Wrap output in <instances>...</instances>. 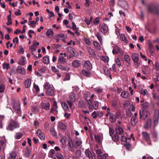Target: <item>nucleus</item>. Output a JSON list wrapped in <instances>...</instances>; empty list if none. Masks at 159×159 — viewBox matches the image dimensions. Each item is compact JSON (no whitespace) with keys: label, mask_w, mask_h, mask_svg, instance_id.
<instances>
[{"label":"nucleus","mask_w":159,"mask_h":159,"mask_svg":"<svg viewBox=\"0 0 159 159\" xmlns=\"http://www.w3.org/2000/svg\"><path fill=\"white\" fill-rule=\"evenodd\" d=\"M147 10L149 13L159 15V5H158L150 4L148 6Z\"/></svg>","instance_id":"1"},{"label":"nucleus","mask_w":159,"mask_h":159,"mask_svg":"<svg viewBox=\"0 0 159 159\" xmlns=\"http://www.w3.org/2000/svg\"><path fill=\"white\" fill-rule=\"evenodd\" d=\"M19 124L17 122L11 120L9 123L7 129L10 131H12L14 129L19 128Z\"/></svg>","instance_id":"2"},{"label":"nucleus","mask_w":159,"mask_h":159,"mask_svg":"<svg viewBox=\"0 0 159 159\" xmlns=\"http://www.w3.org/2000/svg\"><path fill=\"white\" fill-rule=\"evenodd\" d=\"M139 112L140 119L143 118L144 120H145L150 115L149 112L147 110H139Z\"/></svg>","instance_id":"3"},{"label":"nucleus","mask_w":159,"mask_h":159,"mask_svg":"<svg viewBox=\"0 0 159 159\" xmlns=\"http://www.w3.org/2000/svg\"><path fill=\"white\" fill-rule=\"evenodd\" d=\"M132 58L135 65L139 66L140 64L138 63L139 57L138 54L136 53L133 54L132 55Z\"/></svg>","instance_id":"4"},{"label":"nucleus","mask_w":159,"mask_h":159,"mask_svg":"<svg viewBox=\"0 0 159 159\" xmlns=\"http://www.w3.org/2000/svg\"><path fill=\"white\" fill-rule=\"evenodd\" d=\"M117 4L120 7L125 10H127L128 8V4L127 2L125 0H119Z\"/></svg>","instance_id":"5"},{"label":"nucleus","mask_w":159,"mask_h":159,"mask_svg":"<svg viewBox=\"0 0 159 159\" xmlns=\"http://www.w3.org/2000/svg\"><path fill=\"white\" fill-rule=\"evenodd\" d=\"M88 104L89 105V109L91 111L93 110V108L95 110H97L98 108L99 103L97 101H95L93 102V106L89 102H88Z\"/></svg>","instance_id":"6"},{"label":"nucleus","mask_w":159,"mask_h":159,"mask_svg":"<svg viewBox=\"0 0 159 159\" xmlns=\"http://www.w3.org/2000/svg\"><path fill=\"white\" fill-rule=\"evenodd\" d=\"M74 147L75 148H78L80 146L82 143V141L80 138L75 137L73 140Z\"/></svg>","instance_id":"7"},{"label":"nucleus","mask_w":159,"mask_h":159,"mask_svg":"<svg viewBox=\"0 0 159 159\" xmlns=\"http://www.w3.org/2000/svg\"><path fill=\"white\" fill-rule=\"evenodd\" d=\"M41 108L45 110H48L50 108V104L49 102H43L40 103Z\"/></svg>","instance_id":"8"},{"label":"nucleus","mask_w":159,"mask_h":159,"mask_svg":"<svg viewBox=\"0 0 159 159\" xmlns=\"http://www.w3.org/2000/svg\"><path fill=\"white\" fill-rule=\"evenodd\" d=\"M13 108L14 110L16 113L19 114H21V111L20 108V105L19 103H15L13 106Z\"/></svg>","instance_id":"9"},{"label":"nucleus","mask_w":159,"mask_h":159,"mask_svg":"<svg viewBox=\"0 0 159 159\" xmlns=\"http://www.w3.org/2000/svg\"><path fill=\"white\" fill-rule=\"evenodd\" d=\"M84 67L89 70H91L92 68V66L89 61H85L84 64Z\"/></svg>","instance_id":"10"},{"label":"nucleus","mask_w":159,"mask_h":159,"mask_svg":"<svg viewBox=\"0 0 159 159\" xmlns=\"http://www.w3.org/2000/svg\"><path fill=\"white\" fill-rule=\"evenodd\" d=\"M72 65L74 68L79 67L81 65V61L80 60H75L72 61Z\"/></svg>","instance_id":"11"},{"label":"nucleus","mask_w":159,"mask_h":159,"mask_svg":"<svg viewBox=\"0 0 159 159\" xmlns=\"http://www.w3.org/2000/svg\"><path fill=\"white\" fill-rule=\"evenodd\" d=\"M57 67L62 71H68L70 70V68L68 66H64L61 64H58L57 66Z\"/></svg>","instance_id":"12"},{"label":"nucleus","mask_w":159,"mask_h":159,"mask_svg":"<svg viewBox=\"0 0 159 159\" xmlns=\"http://www.w3.org/2000/svg\"><path fill=\"white\" fill-rule=\"evenodd\" d=\"M91 74V72L90 71L84 69L82 70L80 72V74L81 75H83L87 77H89Z\"/></svg>","instance_id":"13"},{"label":"nucleus","mask_w":159,"mask_h":159,"mask_svg":"<svg viewBox=\"0 0 159 159\" xmlns=\"http://www.w3.org/2000/svg\"><path fill=\"white\" fill-rule=\"evenodd\" d=\"M36 133L37 135L41 140H43L45 139L44 135L41 129L38 130Z\"/></svg>","instance_id":"14"},{"label":"nucleus","mask_w":159,"mask_h":159,"mask_svg":"<svg viewBox=\"0 0 159 159\" xmlns=\"http://www.w3.org/2000/svg\"><path fill=\"white\" fill-rule=\"evenodd\" d=\"M67 50L69 51L73 56H77V52L73 48L71 47H68L67 48Z\"/></svg>","instance_id":"15"},{"label":"nucleus","mask_w":159,"mask_h":159,"mask_svg":"<svg viewBox=\"0 0 159 159\" xmlns=\"http://www.w3.org/2000/svg\"><path fill=\"white\" fill-rule=\"evenodd\" d=\"M116 131L117 134L120 135L123 134L124 133L123 129L118 125L116 126Z\"/></svg>","instance_id":"16"},{"label":"nucleus","mask_w":159,"mask_h":159,"mask_svg":"<svg viewBox=\"0 0 159 159\" xmlns=\"http://www.w3.org/2000/svg\"><path fill=\"white\" fill-rule=\"evenodd\" d=\"M74 142L72 141V140L71 138H69L68 139V146L69 148H70L69 149V150L72 151V149L74 147Z\"/></svg>","instance_id":"17"},{"label":"nucleus","mask_w":159,"mask_h":159,"mask_svg":"<svg viewBox=\"0 0 159 159\" xmlns=\"http://www.w3.org/2000/svg\"><path fill=\"white\" fill-rule=\"evenodd\" d=\"M24 156L25 157H28L30 156L31 153V151L29 149V148L26 147L24 150Z\"/></svg>","instance_id":"18"},{"label":"nucleus","mask_w":159,"mask_h":159,"mask_svg":"<svg viewBox=\"0 0 159 159\" xmlns=\"http://www.w3.org/2000/svg\"><path fill=\"white\" fill-rule=\"evenodd\" d=\"M69 100L72 102H75L76 100V95L74 93H70L69 97Z\"/></svg>","instance_id":"19"},{"label":"nucleus","mask_w":159,"mask_h":159,"mask_svg":"<svg viewBox=\"0 0 159 159\" xmlns=\"http://www.w3.org/2000/svg\"><path fill=\"white\" fill-rule=\"evenodd\" d=\"M86 156L89 159H93L92 154L89 149H86L85 151Z\"/></svg>","instance_id":"20"},{"label":"nucleus","mask_w":159,"mask_h":159,"mask_svg":"<svg viewBox=\"0 0 159 159\" xmlns=\"http://www.w3.org/2000/svg\"><path fill=\"white\" fill-rule=\"evenodd\" d=\"M16 70L18 73L22 75H24L25 73L24 68L20 66L17 67Z\"/></svg>","instance_id":"21"},{"label":"nucleus","mask_w":159,"mask_h":159,"mask_svg":"<svg viewBox=\"0 0 159 159\" xmlns=\"http://www.w3.org/2000/svg\"><path fill=\"white\" fill-rule=\"evenodd\" d=\"M117 117L113 113L110 114L109 120L111 122H114L116 120Z\"/></svg>","instance_id":"22"},{"label":"nucleus","mask_w":159,"mask_h":159,"mask_svg":"<svg viewBox=\"0 0 159 159\" xmlns=\"http://www.w3.org/2000/svg\"><path fill=\"white\" fill-rule=\"evenodd\" d=\"M103 69L104 70V74L107 76H109L110 78L111 79V77L108 69L105 66H103Z\"/></svg>","instance_id":"23"},{"label":"nucleus","mask_w":159,"mask_h":159,"mask_svg":"<svg viewBox=\"0 0 159 159\" xmlns=\"http://www.w3.org/2000/svg\"><path fill=\"white\" fill-rule=\"evenodd\" d=\"M121 96L123 98H128L129 97V94L127 91H124L121 93Z\"/></svg>","instance_id":"24"},{"label":"nucleus","mask_w":159,"mask_h":159,"mask_svg":"<svg viewBox=\"0 0 159 159\" xmlns=\"http://www.w3.org/2000/svg\"><path fill=\"white\" fill-rule=\"evenodd\" d=\"M142 135L143 138L144 139L147 141H149L150 139L149 134L146 132H143Z\"/></svg>","instance_id":"25"},{"label":"nucleus","mask_w":159,"mask_h":159,"mask_svg":"<svg viewBox=\"0 0 159 159\" xmlns=\"http://www.w3.org/2000/svg\"><path fill=\"white\" fill-rule=\"evenodd\" d=\"M31 84V81L30 79H27L24 82L25 87V88H29Z\"/></svg>","instance_id":"26"},{"label":"nucleus","mask_w":159,"mask_h":159,"mask_svg":"<svg viewBox=\"0 0 159 159\" xmlns=\"http://www.w3.org/2000/svg\"><path fill=\"white\" fill-rule=\"evenodd\" d=\"M78 105L79 107L84 108L86 107V106L84 102L82 100H80L79 101Z\"/></svg>","instance_id":"27"},{"label":"nucleus","mask_w":159,"mask_h":159,"mask_svg":"<svg viewBox=\"0 0 159 159\" xmlns=\"http://www.w3.org/2000/svg\"><path fill=\"white\" fill-rule=\"evenodd\" d=\"M46 93L48 95L52 96L54 93V90L52 88H51L46 90Z\"/></svg>","instance_id":"28"},{"label":"nucleus","mask_w":159,"mask_h":159,"mask_svg":"<svg viewBox=\"0 0 159 159\" xmlns=\"http://www.w3.org/2000/svg\"><path fill=\"white\" fill-rule=\"evenodd\" d=\"M16 156V154L14 152H11L9 154L8 159H15Z\"/></svg>","instance_id":"29"},{"label":"nucleus","mask_w":159,"mask_h":159,"mask_svg":"<svg viewBox=\"0 0 159 159\" xmlns=\"http://www.w3.org/2000/svg\"><path fill=\"white\" fill-rule=\"evenodd\" d=\"M137 118L135 117H132L131 119V124L133 126L135 125L136 123L137 122Z\"/></svg>","instance_id":"30"},{"label":"nucleus","mask_w":159,"mask_h":159,"mask_svg":"<svg viewBox=\"0 0 159 159\" xmlns=\"http://www.w3.org/2000/svg\"><path fill=\"white\" fill-rule=\"evenodd\" d=\"M58 61L59 64H64L66 62V59L63 57L61 56L59 57L58 58Z\"/></svg>","instance_id":"31"},{"label":"nucleus","mask_w":159,"mask_h":159,"mask_svg":"<svg viewBox=\"0 0 159 159\" xmlns=\"http://www.w3.org/2000/svg\"><path fill=\"white\" fill-rule=\"evenodd\" d=\"M54 34L53 30H47L46 32V36L49 38L52 37Z\"/></svg>","instance_id":"32"},{"label":"nucleus","mask_w":159,"mask_h":159,"mask_svg":"<svg viewBox=\"0 0 159 159\" xmlns=\"http://www.w3.org/2000/svg\"><path fill=\"white\" fill-rule=\"evenodd\" d=\"M26 62L25 58V57H22L19 60L18 63L21 65H24Z\"/></svg>","instance_id":"33"},{"label":"nucleus","mask_w":159,"mask_h":159,"mask_svg":"<svg viewBox=\"0 0 159 159\" xmlns=\"http://www.w3.org/2000/svg\"><path fill=\"white\" fill-rule=\"evenodd\" d=\"M58 127L61 130H65L66 129L65 125L62 122H59L58 125Z\"/></svg>","instance_id":"34"},{"label":"nucleus","mask_w":159,"mask_h":159,"mask_svg":"<svg viewBox=\"0 0 159 159\" xmlns=\"http://www.w3.org/2000/svg\"><path fill=\"white\" fill-rule=\"evenodd\" d=\"M152 126V120L151 119L148 120L145 127L146 129H148L151 127Z\"/></svg>","instance_id":"35"},{"label":"nucleus","mask_w":159,"mask_h":159,"mask_svg":"<svg viewBox=\"0 0 159 159\" xmlns=\"http://www.w3.org/2000/svg\"><path fill=\"white\" fill-rule=\"evenodd\" d=\"M96 142L100 144L102 143V139L100 138V136L98 135L95 134L94 136Z\"/></svg>","instance_id":"36"},{"label":"nucleus","mask_w":159,"mask_h":159,"mask_svg":"<svg viewBox=\"0 0 159 159\" xmlns=\"http://www.w3.org/2000/svg\"><path fill=\"white\" fill-rule=\"evenodd\" d=\"M120 135V141L122 142H126L127 140V137L125 136V134L124 133L123 134Z\"/></svg>","instance_id":"37"},{"label":"nucleus","mask_w":159,"mask_h":159,"mask_svg":"<svg viewBox=\"0 0 159 159\" xmlns=\"http://www.w3.org/2000/svg\"><path fill=\"white\" fill-rule=\"evenodd\" d=\"M58 107L57 105V103L56 102H54L53 105L51 109L50 112L51 113H53V111L57 109Z\"/></svg>","instance_id":"38"},{"label":"nucleus","mask_w":159,"mask_h":159,"mask_svg":"<svg viewBox=\"0 0 159 159\" xmlns=\"http://www.w3.org/2000/svg\"><path fill=\"white\" fill-rule=\"evenodd\" d=\"M56 36L57 38H59L60 40L63 39L64 38H66L67 37L66 35H65L63 34H59L57 35Z\"/></svg>","instance_id":"39"},{"label":"nucleus","mask_w":159,"mask_h":159,"mask_svg":"<svg viewBox=\"0 0 159 159\" xmlns=\"http://www.w3.org/2000/svg\"><path fill=\"white\" fill-rule=\"evenodd\" d=\"M61 105L62 108L65 111H68L69 108L67 104L65 102H62L61 103Z\"/></svg>","instance_id":"40"},{"label":"nucleus","mask_w":159,"mask_h":159,"mask_svg":"<svg viewBox=\"0 0 159 159\" xmlns=\"http://www.w3.org/2000/svg\"><path fill=\"white\" fill-rule=\"evenodd\" d=\"M87 49L89 54L92 56L95 55V51L91 48L88 47Z\"/></svg>","instance_id":"41"},{"label":"nucleus","mask_w":159,"mask_h":159,"mask_svg":"<svg viewBox=\"0 0 159 159\" xmlns=\"http://www.w3.org/2000/svg\"><path fill=\"white\" fill-rule=\"evenodd\" d=\"M107 154H103L102 155H98L97 156L98 159H106L108 157Z\"/></svg>","instance_id":"42"},{"label":"nucleus","mask_w":159,"mask_h":159,"mask_svg":"<svg viewBox=\"0 0 159 159\" xmlns=\"http://www.w3.org/2000/svg\"><path fill=\"white\" fill-rule=\"evenodd\" d=\"M93 43L96 49L98 50L101 49L100 46L98 42L96 41H94Z\"/></svg>","instance_id":"43"},{"label":"nucleus","mask_w":159,"mask_h":159,"mask_svg":"<svg viewBox=\"0 0 159 159\" xmlns=\"http://www.w3.org/2000/svg\"><path fill=\"white\" fill-rule=\"evenodd\" d=\"M103 90V89L101 87H98L94 89V91L99 94L101 93Z\"/></svg>","instance_id":"44"},{"label":"nucleus","mask_w":159,"mask_h":159,"mask_svg":"<svg viewBox=\"0 0 159 159\" xmlns=\"http://www.w3.org/2000/svg\"><path fill=\"white\" fill-rule=\"evenodd\" d=\"M28 24L31 26L33 28H34L36 26V22L34 21H29L28 22Z\"/></svg>","instance_id":"45"},{"label":"nucleus","mask_w":159,"mask_h":159,"mask_svg":"<svg viewBox=\"0 0 159 159\" xmlns=\"http://www.w3.org/2000/svg\"><path fill=\"white\" fill-rule=\"evenodd\" d=\"M23 136V134L21 132H18L16 133L15 138L17 139H21Z\"/></svg>","instance_id":"46"},{"label":"nucleus","mask_w":159,"mask_h":159,"mask_svg":"<svg viewBox=\"0 0 159 159\" xmlns=\"http://www.w3.org/2000/svg\"><path fill=\"white\" fill-rule=\"evenodd\" d=\"M43 61L44 63L48 64L49 63V59L48 57H45L43 58Z\"/></svg>","instance_id":"47"},{"label":"nucleus","mask_w":159,"mask_h":159,"mask_svg":"<svg viewBox=\"0 0 159 159\" xmlns=\"http://www.w3.org/2000/svg\"><path fill=\"white\" fill-rule=\"evenodd\" d=\"M120 38L122 41H124L126 43H128V40L126 39L125 36L124 34H121Z\"/></svg>","instance_id":"48"},{"label":"nucleus","mask_w":159,"mask_h":159,"mask_svg":"<svg viewBox=\"0 0 159 159\" xmlns=\"http://www.w3.org/2000/svg\"><path fill=\"white\" fill-rule=\"evenodd\" d=\"M149 106V104L147 102H146L143 105L142 110H146L148 109Z\"/></svg>","instance_id":"49"},{"label":"nucleus","mask_w":159,"mask_h":159,"mask_svg":"<svg viewBox=\"0 0 159 159\" xmlns=\"http://www.w3.org/2000/svg\"><path fill=\"white\" fill-rule=\"evenodd\" d=\"M112 138L113 140L115 142H118L119 140V137L118 135L116 134H114L113 135Z\"/></svg>","instance_id":"50"},{"label":"nucleus","mask_w":159,"mask_h":159,"mask_svg":"<svg viewBox=\"0 0 159 159\" xmlns=\"http://www.w3.org/2000/svg\"><path fill=\"white\" fill-rule=\"evenodd\" d=\"M99 21L100 18L99 17H98L96 18L93 20V23L95 25H97L99 24Z\"/></svg>","instance_id":"51"},{"label":"nucleus","mask_w":159,"mask_h":159,"mask_svg":"<svg viewBox=\"0 0 159 159\" xmlns=\"http://www.w3.org/2000/svg\"><path fill=\"white\" fill-rule=\"evenodd\" d=\"M35 42H33L32 45L30 47V49L31 52L34 51L36 49L37 46L34 45Z\"/></svg>","instance_id":"52"},{"label":"nucleus","mask_w":159,"mask_h":159,"mask_svg":"<svg viewBox=\"0 0 159 159\" xmlns=\"http://www.w3.org/2000/svg\"><path fill=\"white\" fill-rule=\"evenodd\" d=\"M56 156L57 159H64V157L62 154L57 152L56 154Z\"/></svg>","instance_id":"53"},{"label":"nucleus","mask_w":159,"mask_h":159,"mask_svg":"<svg viewBox=\"0 0 159 159\" xmlns=\"http://www.w3.org/2000/svg\"><path fill=\"white\" fill-rule=\"evenodd\" d=\"M44 87V89L46 90H48V89H50L52 88L51 87V85L48 82H46L45 83Z\"/></svg>","instance_id":"54"},{"label":"nucleus","mask_w":159,"mask_h":159,"mask_svg":"<svg viewBox=\"0 0 159 159\" xmlns=\"http://www.w3.org/2000/svg\"><path fill=\"white\" fill-rule=\"evenodd\" d=\"M149 48L151 54H153L154 52V49L151 43L149 44Z\"/></svg>","instance_id":"55"},{"label":"nucleus","mask_w":159,"mask_h":159,"mask_svg":"<svg viewBox=\"0 0 159 159\" xmlns=\"http://www.w3.org/2000/svg\"><path fill=\"white\" fill-rule=\"evenodd\" d=\"M124 59L125 61L129 63L130 61L129 57L128 55L125 54L124 56Z\"/></svg>","instance_id":"56"},{"label":"nucleus","mask_w":159,"mask_h":159,"mask_svg":"<svg viewBox=\"0 0 159 159\" xmlns=\"http://www.w3.org/2000/svg\"><path fill=\"white\" fill-rule=\"evenodd\" d=\"M96 36L97 37L98 39L99 42L102 43V36L99 33V32H98L97 34H96Z\"/></svg>","instance_id":"57"},{"label":"nucleus","mask_w":159,"mask_h":159,"mask_svg":"<svg viewBox=\"0 0 159 159\" xmlns=\"http://www.w3.org/2000/svg\"><path fill=\"white\" fill-rule=\"evenodd\" d=\"M60 141L62 144H65L67 141L66 137V136L62 137Z\"/></svg>","instance_id":"58"},{"label":"nucleus","mask_w":159,"mask_h":159,"mask_svg":"<svg viewBox=\"0 0 159 159\" xmlns=\"http://www.w3.org/2000/svg\"><path fill=\"white\" fill-rule=\"evenodd\" d=\"M140 93L143 96L147 94V90L146 89H142L140 90Z\"/></svg>","instance_id":"59"},{"label":"nucleus","mask_w":159,"mask_h":159,"mask_svg":"<svg viewBox=\"0 0 159 159\" xmlns=\"http://www.w3.org/2000/svg\"><path fill=\"white\" fill-rule=\"evenodd\" d=\"M9 63L4 62L2 65V67L3 69L8 70L9 68Z\"/></svg>","instance_id":"60"},{"label":"nucleus","mask_w":159,"mask_h":159,"mask_svg":"<svg viewBox=\"0 0 159 159\" xmlns=\"http://www.w3.org/2000/svg\"><path fill=\"white\" fill-rule=\"evenodd\" d=\"M5 85L3 84H0V93H3L5 89Z\"/></svg>","instance_id":"61"},{"label":"nucleus","mask_w":159,"mask_h":159,"mask_svg":"<svg viewBox=\"0 0 159 159\" xmlns=\"http://www.w3.org/2000/svg\"><path fill=\"white\" fill-rule=\"evenodd\" d=\"M126 115L128 116H130L132 115V113H131L130 109L128 108L126 110Z\"/></svg>","instance_id":"62"},{"label":"nucleus","mask_w":159,"mask_h":159,"mask_svg":"<svg viewBox=\"0 0 159 159\" xmlns=\"http://www.w3.org/2000/svg\"><path fill=\"white\" fill-rule=\"evenodd\" d=\"M83 40L87 45H90L91 44V43L89 39L84 38Z\"/></svg>","instance_id":"63"},{"label":"nucleus","mask_w":159,"mask_h":159,"mask_svg":"<svg viewBox=\"0 0 159 159\" xmlns=\"http://www.w3.org/2000/svg\"><path fill=\"white\" fill-rule=\"evenodd\" d=\"M32 111L36 113H37L39 111V110L36 107H33L32 108Z\"/></svg>","instance_id":"64"}]
</instances>
